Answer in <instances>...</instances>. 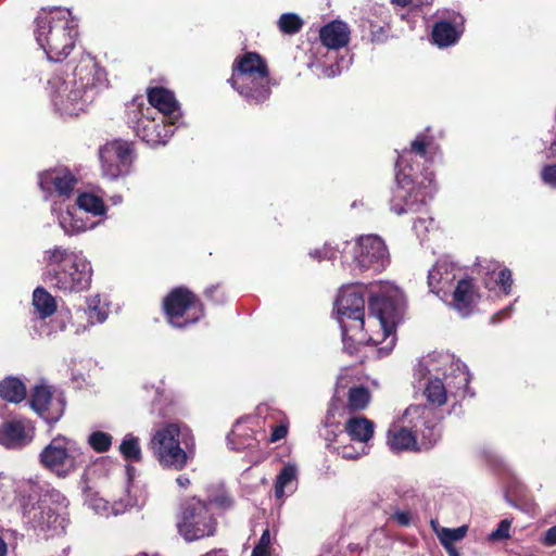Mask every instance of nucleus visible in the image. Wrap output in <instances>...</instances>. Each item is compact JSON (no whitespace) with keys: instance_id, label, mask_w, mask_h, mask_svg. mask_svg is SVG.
<instances>
[{"instance_id":"obj_4","label":"nucleus","mask_w":556,"mask_h":556,"mask_svg":"<svg viewBox=\"0 0 556 556\" xmlns=\"http://www.w3.org/2000/svg\"><path fill=\"white\" fill-rule=\"evenodd\" d=\"M78 27L68 11L55 10L37 18L36 39L52 62H63L75 49Z\"/></svg>"},{"instance_id":"obj_54","label":"nucleus","mask_w":556,"mask_h":556,"mask_svg":"<svg viewBox=\"0 0 556 556\" xmlns=\"http://www.w3.org/2000/svg\"><path fill=\"white\" fill-rule=\"evenodd\" d=\"M551 154L556 157V141L552 143L551 146Z\"/></svg>"},{"instance_id":"obj_11","label":"nucleus","mask_w":556,"mask_h":556,"mask_svg":"<svg viewBox=\"0 0 556 556\" xmlns=\"http://www.w3.org/2000/svg\"><path fill=\"white\" fill-rule=\"evenodd\" d=\"M179 435V426L166 422L155 430L149 442L153 457L164 469L182 470L190 458L189 453L180 446Z\"/></svg>"},{"instance_id":"obj_34","label":"nucleus","mask_w":556,"mask_h":556,"mask_svg":"<svg viewBox=\"0 0 556 556\" xmlns=\"http://www.w3.org/2000/svg\"><path fill=\"white\" fill-rule=\"evenodd\" d=\"M431 525L434 528L442 546H453L454 542L460 541L465 538L468 530L467 526H460L455 529L442 528L439 531L437 530L435 522L433 520L431 521Z\"/></svg>"},{"instance_id":"obj_20","label":"nucleus","mask_w":556,"mask_h":556,"mask_svg":"<svg viewBox=\"0 0 556 556\" xmlns=\"http://www.w3.org/2000/svg\"><path fill=\"white\" fill-rule=\"evenodd\" d=\"M148 106L153 109V114L164 116L168 121L169 126H173L181 116L179 103L174 92L164 87L150 88L148 91Z\"/></svg>"},{"instance_id":"obj_46","label":"nucleus","mask_w":556,"mask_h":556,"mask_svg":"<svg viewBox=\"0 0 556 556\" xmlns=\"http://www.w3.org/2000/svg\"><path fill=\"white\" fill-rule=\"evenodd\" d=\"M269 544H270V532H269V529H265L258 540V543L255 545L257 547H263V548H269Z\"/></svg>"},{"instance_id":"obj_26","label":"nucleus","mask_w":556,"mask_h":556,"mask_svg":"<svg viewBox=\"0 0 556 556\" xmlns=\"http://www.w3.org/2000/svg\"><path fill=\"white\" fill-rule=\"evenodd\" d=\"M344 429L352 441L367 443L374 435L375 424L364 416H354L345 421Z\"/></svg>"},{"instance_id":"obj_25","label":"nucleus","mask_w":556,"mask_h":556,"mask_svg":"<svg viewBox=\"0 0 556 556\" xmlns=\"http://www.w3.org/2000/svg\"><path fill=\"white\" fill-rule=\"evenodd\" d=\"M372 15L379 17V22L368 18V27L371 36V41L381 43L388 39V31L390 30L391 14L384 5L376 4L371 9Z\"/></svg>"},{"instance_id":"obj_45","label":"nucleus","mask_w":556,"mask_h":556,"mask_svg":"<svg viewBox=\"0 0 556 556\" xmlns=\"http://www.w3.org/2000/svg\"><path fill=\"white\" fill-rule=\"evenodd\" d=\"M392 519L402 527H408L410 525L412 516L409 511L397 510L392 515Z\"/></svg>"},{"instance_id":"obj_27","label":"nucleus","mask_w":556,"mask_h":556,"mask_svg":"<svg viewBox=\"0 0 556 556\" xmlns=\"http://www.w3.org/2000/svg\"><path fill=\"white\" fill-rule=\"evenodd\" d=\"M26 394V386L20 378L9 376L0 381V397L3 401L18 404L25 400Z\"/></svg>"},{"instance_id":"obj_24","label":"nucleus","mask_w":556,"mask_h":556,"mask_svg":"<svg viewBox=\"0 0 556 556\" xmlns=\"http://www.w3.org/2000/svg\"><path fill=\"white\" fill-rule=\"evenodd\" d=\"M319 38L328 49L338 50L350 42V28L341 21H332L320 28Z\"/></svg>"},{"instance_id":"obj_43","label":"nucleus","mask_w":556,"mask_h":556,"mask_svg":"<svg viewBox=\"0 0 556 556\" xmlns=\"http://www.w3.org/2000/svg\"><path fill=\"white\" fill-rule=\"evenodd\" d=\"M542 178L548 186L556 188V164L545 166L542 170Z\"/></svg>"},{"instance_id":"obj_19","label":"nucleus","mask_w":556,"mask_h":556,"mask_svg":"<svg viewBox=\"0 0 556 556\" xmlns=\"http://www.w3.org/2000/svg\"><path fill=\"white\" fill-rule=\"evenodd\" d=\"M437 150L438 146L433 142L432 138L425 134H419L410 142L409 147L405 148L397 156L395 166L397 169L403 168L406 173H413L415 175V170L409 164L413 155L419 156L425 164L432 163Z\"/></svg>"},{"instance_id":"obj_8","label":"nucleus","mask_w":556,"mask_h":556,"mask_svg":"<svg viewBox=\"0 0 556 556\" xmlns=\"http://www.w3.org/2000/svg\"><path fill=\"white\" fill-rule=\"evenodd\" d=\"M161 308L166 323L179 330L188 329L205 317L204 303L186 286L170 289L163 298Z\"/></svg>"},{"instance_id":"obj_39","label":"nucleus","mask_w":556,"mask_h":556,"mask_svg":"<svg viewBox=\"0 0 556 556\" xmlns=\"http://www.w3.org/2000/svg\"><path fill=\"white\" fill-rule=\"evenodd\" d=\"M511 522L508 519L501 521L498 528L489 534V540L502 541L509 538V529Z\"/></svg>"},{"instance_id":"obj_41","label":"nucleus","mask_w":556,"mask_h":556,"mask_svg":"<svg viewBox=\"0 0 556 556\" xmlns=\"http://www.w3.org/2000/svg\"><path fill=\"white\" fill-rule=\"evenodd\" d=\"M496 282L503 289L504 293L508 294L510 292L511 286H513L511 271L507 268L502 269L498 273Z\"/></svg>"},{"instance_id":"obj_14","label":"nucleus","mask_w":556,"mask_h":556,"mask_svg":"<svg viewBox=\"0 0 556 556\" xmlns=\"http://www.w3.org/2000/svg\"><path fill=\"white\" fill-rule=\"evenodd\" d=\"M134 159V143L123 139L109 141L99 149L102 169L106 176L113 179L127 175Z\"/></svg>"},{"instance_id":"obj_55","label":"nucleus","mask_w":556,"mask_h":556,"mask_svg":"<svg viewBox=\"0 0 556 556\" xmlns=\"http://www.w3.org/2000/svg\"><path fill=\"white\" fill-rule=\"evenodd\" d=\"M30 513H31V509H30V510H27V509L25 508V513H24V515H30Z\"/></svg>"},{"instance_id":"obj_36","label":"nucleus","mask_w":556,"mask_h":556,"mask_svg":"<svg viewBox=\"0 0 556 556\" xmlns=\"http://www.w3.org/2000/svg\"><path fill=\"white\" fill-rule=\"evenodd\" d=\"M208 506L214 505L219 509H229L233 506V498L230 494L223 488H217L215 490H210L207 495V501H205Z\"/></svg>"},{"instance_id":"obj_17","label":"nucleus","mask_w":556,"mask_h":556,"mask_svg":"<svg viewBox=\"0 0 556 556\" xmlns=\"http://www.w3.org/2000/svg\"><path fill=\"white\" fill-rule=\"evenodd\" d=\"M35 437V427L25 418L5 420L0 425V445L17 450L28 445Z\"/></svg>"},{"instance_id":"obj_13","label":"nucleus","mask_w":556,"mask_h":556,"mask_svg":"<svg viewBox=\"0 0 556 556\" xmlns=\"http://www.w3.org/2000/svg\"><path fill=\"white\" fill-rule=\"evenodd\" d=\"M426 408L420 406L408 407L405 415H417L418 420L410 428L393 426L388 430L387 442L393 452L419 451L417 446V434L421 433L424 439H428L429 444H433L435 439H431L433 427L422 417Z\"/></svg>"},{"instance_id":"obj_30","label":"nucleus","mask_w":556,"mask_h":556,"mask_svg":"<svg viewBox=\"0 0 556 556\" xmlns=\"http://www.w3.org/2000/svg\"><path fill=\"white\" fill-rule=\"evenodd\" d=\"M424 394L429 404L442 406L446 403V389L441 379H430L424 390Z\"/></svg>"},{"instance_id":"obj_12","label":"nucleus","mask_w":556,"mask_h":556,"mask_svg":"<svg viewBox=\"0 0 556 556\" xmlns=\"http://www.w3.org/2000/svg\"><path fill=\"white\" fill-rule=\"evenodd\" d=\"M365 303L364 292L353 286L342 289L336 301V308L346 349L349 340L357 342L359 336H366V333H363Z\"/></svg>"},{"instance_id":"obj_35","label":"nucleus","mask_w":556,"mask_h":556,"mask_svg":"<svg viewBox=\"0 0 556 556\" xmlns=\"http://www.w3.org/2000/svg\"><path fill=\"white\" fill-rule=\"evenodd\" d=\"M302 18L295 13H283L278 21V27L281 33L293 35L299 33L303 27Z\"/></svg>"},{"instance_id":"obj_29","label":"nucleus","mask_w":556,"mask_h":556,"mask_svg":"<svg viewBox=\"0 0 556 556\" xmlns=\"http://www.w3.org/2000/svg\"><path fill=\"white\" fill-rule=\"evenodd\" d=\"M76 204L80 210L93 216H102L106 212L103 199L91 192L80 193L76 199Z\"/></svg>"},{"instance_id":"obj_15","label":"nucleus","mask_w":556,"mask_h":556,"mask_svg":"<svg viewBox=\"0 0 556 556\" xmlns=\"http://www.w3.org/2000/svg\"><path fill=\"white\" fill-rule=\"evenodd\" d=\"M354 261L361 271L381 273L390 263L384 241L376 235L359 237L355 245Z\"/></svg>"},{"instance_id":"obj_28","label":"nucleus","mask_w":556,"mask_h":556,"mask_svg":"<svg viewBox=\"0 0 556 556\" xmlns=\"http://www.w3.org/2000/svg\"><path fill=\"white\" fill-rule=\"evenodd\" d=\"M33 305L39 317L46 319L56 312V301L45 288L38 287L33 293Z\"/></svg>"},{"instance_id":"obj_2","label":"nucleus","mask_w":556,"mask_h":556,"mask_svg":"<svg viewBox=\"0 0 556 556\" xmlns=\"http://www.w3.org/2000/svg\"><path fill=\"white\" fill-rule=\"evenodd\" d=\"M43 281L63 293L80 292L90 287L92 267L83 256L55 245L45 252Z\"/></svg>"},{"instance_id":"obj_18","label":"nucleus","mask_w":556,"mask_h":556,"mask_svg":"<svg viewBox=\"0 0 556 556\" xmlns=\"http://www.w3.org/2000/svg\"><path fill=\"white\" fill-rule=\"evenodd\" d=\"M77 184V177L68 168H52L39 174V187L49 194L68 199Z\"/></svg>"},{"instance_id":"obj_40","label":"nucleus","mask_w":556,"mask_h":556,"mask_svg":"<svg viewBox=\"0 0 556 556\" xmlns=\"http://www.w3.org/2000/svg\"><path fill=\"white\" fill-rule=\"evenodd\" d=\"M337 251L328 244H325L320 249H315L309 252V255L318 262L323 260H332L336 257Z\"/></svg>"},{"instance_id":"obj_52","label":"nucleus","mask_w":556,"mask_h":556,"mask_svg":"<svg viewBox=\"0 0 556 556\" xmlns=\"http://www.w3.org/2000/svg\"><path fill=\"white\" fill-rule=\"evenodd\" d=\"M8 546L4 540L0 536V556H7Z\"/></svg>"},{"instance_id":"obj_42","label":"nucleus","mask_w":556,"mask_h":556,"mask_svg":"<svg viewBox=\"0 0 556 556\" xmlns=\"http://www.w3.org/2000/svg\"><path fill=\"white\" fill-rule=\"evenodd\" d=\"M86 313L88 316V321L91 325H94L96 323H103L106 318V313L98 305H88Z\"/></svg>"},{"instance_id":"obj_32","label":"nucleus","mask_w":556,"mask_h":556,"mask_svg":"<svg viewBox=\"0 0 556 556\" xmlns=\"http://www.w3.org/2000/svg\"><path fill=\"white\" fill-rule=\"evenodd\" d=\"M295 478H296L295 465L290 464V463L286 464L275 480L274 491H275L276 498H282L285 496L286 486L290 482L295 480Z\"/></svg>"},{"instance_id":"obj_57","label":"nucleus","mask_w":556,"mask_h":556,"mask_svg":"<svg viewBox=\"0 0 556 556\" xmlns=\"http://www.w3.org/2000/svg\"><path fill=\"white\" fill-rule=\"evenodd\" d=\"M509 309H510V307H506V309H505V311H503L502 313H506V312H508Z\"/></svg>"},{"instance_id":"obj_21","label":"nucleus","mask_w":556,"mask_h":556,"mask_svg":"<svg viewBox=\"0 0 556 556\" xmlns=\"http://www.w3.org/2000/svg\"><path fill=\"white\" fill-rule=\"evenodd\" d=\"M463 16L459 13L452 12L445 18L433 23L431 40L439 48L451 47L459 40L463 34Z\"/></svg>"},{"instance_id":"obj_50","label":"nucleus","mask_w":556,"mask_h":556,"mask_svg":"<svg viewBox=\"0 0 556 556\" xmlns=\"http://www.w3.org/2000/svg\"><path fill=\"white\" fill-rule=\"evenodd\" d=\"M446 551V553L448 554V556H460L459 552L457 551V548L453 545V546H443Z\"/></svg>"},{"instance_id":"obj_47","label":"nucleus","mask_w":556,"mask_h":556,"mask_svg":"<svg viewBox=\"0 0 556 556\" xmlns=\"http://www.w3.org/2000/svg\"><path fill=\"white\" fill-rule=\"evenodd\" d=\"M544 543L546 545H555L556 544V526L549 528L544 536Z\"/></svg>"},{"instance_id":"obj_49","label":"nucleus","mask_w":556,"mask_h":556,"mask_svg":"<svg viewBox=\"0 0 556 556\" xmlns=\"http://www.w3.org/2000/svg\"><path fill=\"white\" fill-rule=\"evenodd\" d=\"M177 483L182 486V488H187L189 484H190V480L188 477H185V476H179L177 479H176Z\"/></svg>"},{"instance_id":"obj_33","label":"nucleus","mask_w":556,"mask_h":556,"mask_svg":"<svg viewBox=\"0 0 556 556\" xmlns=\"http://www.w3.org/2000/svg\"><path fill=\"white\" fill-rule=\"evenodd\" d=\"M119 452L125 460L140 462L141 448L139 445V439L130 433L125 435L119 445Z\"/></svg>"},{"instance_id":"obj_23","label":"nucleus","mask_w":556,"mask_h":556,"mask_svg":"<svg viewBox=\"0 0 556 556\" xmlns=\"http://www.w3.org/2000/svg\"><path fill=\"white\" fill-rule=\"evenodd\" d=\"M456 267L447 261H438L428 274V286L437 295H446L456 280Z\"/></svg>"},{"instance_id":"obj_9","label":"nucleus","mask_w":556,"mask_h":556,"mask_svg":"<svg viewBox=\"0 0 556 556\" xmlns=\"http://www.w3.org/2000/svg\"><path fill=\"white\" fill-rule=\"evenodd\" d=\"M125 121L136 136L152 147L165 144L173 132L168 121L164 116L154 115L153 109L146 106L140 98L127 103Z\"/></svg>"},{"instance_id":"obj_51","label":"nucleus","mask_w":556,"mask_h":556,"mask_svg":"<svg viewBox=\"0 0 556 556\" xmlns=\"http://www.w3.org/2000/svg\"><path fill=\"white\" fill-rule=\"evenodd\" d=\"M410 2L412 0H391L392 4L401 8L407 7Z\"/></svg>"},{"instance_id":"obj_10","label":"nucleus","mask_w":556,"mask_h":556,"mask_svg":"<svg viewBox=\"0 0 556 556\" xmlns=\"http://www.w3.org/2000/svg\"><path fill=\"white\" fill-rule=\"evenodd\" d=\"M40 465L58 476L66 478L89 460L85 452L76 448L73 442L62 434L54 437L39 454Z\"/></svg>"},{"instance_id":"obj_6","label":"nucleus","mask_w":556,"mask_h":556,"mask_svg":"<svg viewBox=\"0 0 556 556\" xmlns=\"http://www.w3.org/2000/svg\"><path fill=\"white\" fill-rule=\"evenodd\" d=\"M433 174L425 176L418 181L413 173H406L403 168L395 174L396 186L390 199V210L396 215L419 213L432 198Z\"/></svg>"},{"instance_id":"obj_53","label":"nucleus","mask_w":556,"mask_h":556,"mask_svg":"<svg viewBox=\"0 0 556 556\" xmlns=\"http://www.w3.org/2000/svg\"><path fill=\"white\" fill-rule=\"evenodd\" d=\"M202 556H225L223 549H212Z\"/></svg>"},{"instance_id":"obj_5","label":"nucleus","mask_w":556,"mask_h":556,"mask_svg":"<svg viewBox=\"0 0 556 556\" xmlns=\"http://www.w3.org/2000/svg\"><path fill=\"white\" fill-rule=\"evenodd\" d=\"M368 319H374L375 326L379 329L368 336H359L357 343L378 345L392 337L393 344L396 327L403 316L400 299L386 292L372 293L368 299Z\"/></svg>"},{"instance_id":"obj_7","label":"nucleus","mask_w":556,"mask_h":556,"mask_svg":"<svg viewBox=\"0 0 556 556\" xmlns=\"http://www.w3.org/2000/svg\"><path fill=\"white\" fill-rule=\"evenodd\" d=\"M217 526V519L205 501L192 496L180 503L176 516V528L186 542L214 536Z\"/></svg>"},{"instance_id":"obj_44","label":"nucleus","mask_w":556,"mask_h":556,"mask_svg":"<svg viewBox=\"0 0 556 556\" xmlns=\"http://www.w3.org/2000/svg\"><path fill=\"white\" fill-rule=\"evenodd\" d=\"M288 434V426L285 424L275 425L270 433V442H277L285 439Z\"/></svg>"},{"instance_id":"obj_37","label":"nucleus","mask_w":556,"mask_h":556,"mask_svg":"<svg viewBox=\"0 0 556 556\" xmlns=\"http://www.w3.org/2000/svg\"><path fill=\"white\" fill-rule=\"evenodd\" d=\"M88 443L97 453H105L112 445V435L103 431H94L89 435Z\"/></svg>"},{"instance_id":"obj_56","label":"nucleus","mask_w":556,"mask_h":556,"mask_svg":"<svg viewBox=\"0 0 556 556\" xmlns=\"http://www.w3.org/2000/svg\"><path fill=\"white\" fill-rule=\"evenodd\" d=\"M492 321H493V323L497 321V317H496V315H495V316H493Z\"/></svg>"},{"instance_id":"obj_48","label":"nucleus","mask_w":556,"mask_h":556,"mask_svg":"<svg viewBox=\"0 0 556 556\" xmlns=\"http://www.w3.org/2000/svg\"><path fill=\"white\" fill-rule=\"evenodd\" d=\"M251 556H270L268 548L254 546Z\"/></svg>"},{"instance_id":"obj_16","label":"nucleus","mask_w":556,"mask_h":556,"mask_svg":"<svg viewBox=\"0 0 556 556\" xmlns=\"http://www.w3.org/2000/svg\"><path fill=\"white\" fill-rule=\"evenodd\" d=\"M30 408L46 422L53 426L64 414V399L53 400V393L48 386H36L29 397Z\"/></svg>"},{"instance_id":"obj_31","label":"nucleus","mask_w":556,"mask_h":556,"mask_svg":"<svg viewBox=\"0 0 556 556\" xmlns=\"http://www.w3.org/2000/svg\"><path fill=\"white\" fill-rule=\"evenodd\" d=\"M370 401V393L367 388L359 386L353 387L348 393V408L351 412L365 409Z\"/></svg>"},{"instance_id":"obj_3","label":"nucleus","mask_w":556,"mask_h":556,"mask_svg":"<svg viewBox=\"0 0 556 556\" xmlns=\"http://www.w3.org/2000/svg\"><path fill=\"white\" fill-rule=\"evenodd\" d=\"M270 80L266 60L257 52L248 51L235 59L227 81L249 104L258 105L271 94Z\"/></svg>"},{"instance_id":"obj_38","label":"nucleus","mask_w":556,"mask_h":556,"mask_svg":"<svg viewBox=\"0 0 556 556\" xmlns=\"http://www.w3.org/2000/svg\"><path fill=\"white\" fill-rule=\"evenodd\" d=\"M204 296L215 305H222L227 301L225 288L222 283L211 285L205 288Z\"/></svg>"},{"instance_id":"obj_22","label":"nucleus","mask_w":556,"mask_h":556,"mask_svg":"<svg viewBox=\"0 0 556 556\" xmlns=\"http://www.w3.org/2000/svg\"><path fill=\"white\" fill-rule=\"evenodd\" d=\"M452 295V305L463 317L470 315L481 299L479 288L470 277L459 279Z\"/></svg>"},{"instance_id":"obj_1","label":"nucleus","mask_w":556,"mask_h":556,"mask_svg":"<svg viewBox=\"0 0 556 556\" xmlns=\"http://www.w3.org/2000/svg\"><path fill=\"white\" fill-rule=\"evenodd\" d=\"M55 106L62 114L77 116L93 102L106 83V73L96 58L83 54L71 75L49 79Z\"/></svg>"}]
</instances>
